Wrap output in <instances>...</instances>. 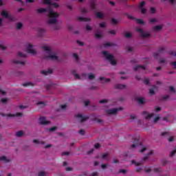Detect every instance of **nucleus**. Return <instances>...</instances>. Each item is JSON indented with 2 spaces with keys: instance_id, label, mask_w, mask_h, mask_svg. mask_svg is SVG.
<instances>
[{
  "instance_id": "nucleus-1",
  "label": "nucleus",
  "mask_w": 176,
  "mask_h": 176,
  "mask_svg": "<svg viewBox=\"0 0 176 176\" xmlns=\"http://www.w3.org/2000/svg\"><path fill=\"white\" fill-rule=\"evenodd\" d=\"M45 12H48V17H50V19L48 20L47 23L48 24H56L57 23V17H58V13L54 12L52 11V10L46 8H40L37 10V13H45Z\"/></svg>"
},
{
  "instance_id": "nucleus-2",
  "label": "nucleus",
  "mask_w": 176,
  "mask_h": 176,
  "mask_svg": "<svg viewBox=\"0 0 176 176\" xmlns=\"http://www.w3.org/2000/svg\"><path fill=\"white\" fill-rule=\"evenodd\" d=\"M42 49L43 50L47 52V53L49 54L48 56L43 57L44 60H53L55 61L58 60V56H57L56 54H52V51L50 50V48H49V47L43 45L42 47Z\"/></svg>"
},
{
  "instance_id": "nucleus-3",
  "label": "nucleus",
  "mask_w": 176,
  "mask_h": 176,
  "mask_svg": "<svg viewBox=\"0 0 176 176\" xmlns=\"http://www.w3.org/2000/svg\"><path fill=\"white\" fill-rule=\"evenodd\" d=\"M102 54L104 58H106V60H108V61L110 63V64H111V65H116V60H115L112 54L108 53V52L107 51H103Z\"/></svg>"
},
{
  "instance_id": "nucleus-4",
  "label": "nucleus",
  "mask_w": 176,
  "mask_h": 176,
  "mask_svg": "<svg viewBox=\"0 0 176 176\" xmlns=\"http://www.w3.org/2000/svg\"><path fill=\"white\" fill-rule=\"evenodd\" d=\"M151 155H153V151H151L149 153H148L147 155L145 156L140 162H137L135 160H132L131 163L132 164H135L136 166H142V164H144V162H146V160H148V156H151Z\"/></svg>"
},
{
  "instance_id": "nucleus-5",
  "label": "nucleus",
  "mask_w": 176,
  "mask_h": 176,
  "mask_svg": "<svg viewBox=\"0 0 176 176\" xmlns=\"http://www.w3.org/2000/svg\"><path fill=\"white\" fill-rule=\"evenodd\" d=\"M122 109H123L122 107L110 109L106 110V113L107 115H117L118 112H119V111H122Z\"/></svg>"
},
{
  "instance_id": "nucleus-6",
  "label": "nucleus",
  "mask_w": 176,
  "mask_h": 176,
  "mask_svg": "<svg viewBox=\"0 0 176 176\" xmlns=\"http://www.w3.org/2000/svg\"><path fill=\"white\" fill-rule=\"evenodd\" d=\"M136 31L138 32H140V36H142V38H150L151 37V34L149 32H144V30H142V29H141V28H138L136 30Z\"/></svg>"
},
{
  "instance_id": "nucleus-7",
  "label": "nucleus",
  "mask_w": 176,
  "mask_h": 176,
  "mask_svg": "<svg viewBox=\"0 0 176 176\" xmlns=\"http://www.w3.org/2000/svg\"><path fill=\"white\" fill-rule=\"evenodd\" d=\"M75 118L79 120V122H81V123H83V122H86L89 119V116H83L82 114H77L75 116Z\"/></svg>"
},
{
  "instance_id": "nucleus-8",
  "label": "nucleus",
  "mask_w": 176,
  "mask_h": 176,
  "mask_svg": "<svg viewBox=\"0 0 176 176\" xmlns=\"http://www.w3.org/2000/svg\"><path fill=\"white\" fill-rule=\"evenodd\" d=\"M1 16H3V17H5L6 19H9L10 21H14V20H16L14 19V17H13L12 16L10 15L8 12L3 10L1 12Z\"/></svg>"
},
{
  "instance_id": "nucleus-9",
  "label": "nucleus",
  "mask_w": 176,
  "mask_h": 176,
  "mask_svg": "<svg viewBox=\"0 0 176 176\" xmlns=\"http://www.w3.org/2000/svg\"><path fill=\"white\" fill-rule=\"evenodd\" d=\"M38 120L40 124H42L43 126H47V124H50V121L46 120V118L45 117H40Z\"/></svg>"
},
{
  "instance_id": "nucleus-10",
  "label": "nucleus",
  "mask_w": 176,
  "mask_h": 176,
  "mask_svg": "<svg viewBox=\"0 0 176 176\" xmlns=\"http://www.w3.org/2000/svg\"><path fill=\"white\" fill-rule=\"evenodd\" d=\"M32 45L29 44V46L26 49L27 53H29V54H36V51L34 49H32Z\"/></svg>"
},
{
  "instance_id": "nucleus-11",
  "label": "nucleus",
  "mask_w": 176,
  "mask_h": 176,
  "mask_svg": "<svg viewBox=\"0 0 176 176\" xmlns=\"http://www.w3.org/2000/svg\"><path fill=\"white\" fill-rule=\"evenodd\" d=\"M1 115L2 116H7L8 118H14L16 116H23V113H16L14 114L8 113L7 115L5 113H2Z\"/></svg>"
},
{
  "instance_id": "nucleus-12",
  "label": "nucleus",
  "mask_w": 176,
  "mask_h": 176,
  "mask_svg": "<svg viewBox=\"0 0 176 176\" xmlns=\"http://www.w3.org/2000/svg\"><path fill=\"white\" fill-rule=\"evenodd\" d=\"M164 52H166V50L164 49V47H160L158 50V52L154 53L153 54L154 58H157V57H159V54H162L164 53Z\"/></svg>"
},
{
  "instance_id": "nucleus-13",
  "label": "nucleus",
  "mask_w": 176,
  "mask_h": 176,
  "mask_svg": "<svg viewBox=\"0 0 176 176\" xmlns=\"http://www.w3.org/2000/svg\"><path fill=\"white\" fill-rule=\"evenodd\" d=\"M142 115L144 116L145 119H151V118H153V116H154L155 114L153 113L149 114L146 111H143Z\"/></svg>"
},
{
  "instance_id": "nucleus-14",
  "label": "nucleus",
  "mask_w": 176,
  "mask_h": 176,
  "mask_svg": "<svg viewBox=\"0 0 176 176\" xmlns=\"http://www.w3.org/2000/svg\"><path fill=\"white\" fill-rule=\"evenodd\" d=\"M41 74L44 76L50 75L51 74H53V70L50 69H49L48 70H41Z\"/></svg>"
},
{
  "instance_id": "nucleus-15",
  "label": "nucleus",
  "mask_w": 176,
  "mask_h": 176,
  "mask_svg": "<svg viewBox=\"0 0 176 176\" xmlns=\"http://www.w3.org/2000/svg\"><path fill=\"white\" fill-rule=\"evenodd\" d=\"M133 69L134 71H138V69H143V71H145L146 67L144 65H135Z\"/></svg>"
},
{
  "instance_id": "nucleus-16",
  "label": "nucleus",
  "mask_w": 176,
  "mask_h": 176,
  "mask_svg": "<svg viewBox=\"0 0 176 176\" xmlns=\"http://www.w3.org/2000/svg\"><path fill=\"white\" fill-rule=\"evenodd\" d=\"M139 138H140V136H138L137 141L134 144H131V148H132V149H133V148H137V146H139V144H138V140H139ZM140 146L142 145V143L140 142Z\"/></svg>"
},
{
  "instance_id": "nucleus-17",
  "label": "nucleus",
  "mask_w": 176,
  "mask_h": 176,
  "mask_svg": "<svg viewBox=\"0 0 176 176\" xmlns=\"http://www.w3.org/2000/svg\"><path fill=\"white\" fill-rule=\"evenodd\" d=\"M115 89H120V90L126 89V85L123 84H117L115 85Z\"/></svg>"
},
{
  "instance_id": "nucleus-18",
  "label": "nucleus",
  "mask_w": 176,
  "mask_h": 176,
  "mask_svg": "<svg viewBox=\"0 0 176 176\" xmlns=\"http://www.w3.org/2000/svg\"><path fill=\"white\" fill-rule=\"evenodd\" d=\"M12 63L14 64H21V65H24V64H25V60L21 61L14 59L12 60Z\"/></svg>"
},
{
  "instance_id": "nucleus-19",
  "label": "nucleus",
  "mask_w": 176,
  "mask_h": 176,
  "mask_svg": "<svg viewBox=\"0 0 176 176\" xmlns=\"http://www.w3.org/2000/svg\"><path fill=\"white\" fill-rule=\"evenodd\" d=\"M135 100L138 101L139 104H145V99L144 98H135Z\"/></svg>"
},
{
  "instance_id": "nucleus-20",
  "label": "nucleus",
  "mask_w": 176,
  "mask_h": 176,
  "mask_svg": "<svg viewBox=\"0 0 176 176\" xmlns=\"http://www.w3.org/2000/svg\"><path fill=\"white\" fill-rule=\"evenodd\" d=\"M162 28V25H157L153 28V31H160Z\"/></svg>"
},
{
  "instance_id": "nucleus-21",
  "label": "nucleus",
  "mask_w": 176,
  "mask_h": 176,
  "mask_svg": "<svg viewBox=\"0 0 176 176\" xmlns=\"http://www.w3.org/2000/svg\"><path fill=\"white\" fill-rule=\"evenodd\" d=\"M22 86H23V87H28L30 86H34V85L32 84V82H28L23 83Z\"/></svg>"
},
{
  "instance_id": "nucleus-22",
  "label": "nucleus",
  "mask_w": 176,
  "mask_h": 176,
  "mask_svg": "<svg viewBox=\"0 0 176 176\" xmlns=\"http://www.w3.org/2000/svg\"><path fill=\"white\" fill-rule=\"evenodd\" d=\"M78 21H90V19H89V18H84V17H82V16H79V17H78Z\"/></svg>"
},
{
  "instance_id": "nucleus-23",
  "label": "nucleus",
  "mask_w": 176,
  "mask_h": 176,
  "mask_svg": "<svg viewBox=\"0 0 176 176\" xmlns=\"http://www.w3.org/2000/svg\"><path fill=\"white\" fill-rule=\"evenodd\" d=\"M100 80H101V81L103 80L105 83H108V82H111V79L105 78L104 77H100Z\"/></svg>"
},
{
  "instance_id": "nucleus-24",
  "label": "nucleus",
  "mask_w": 176,
  "mask_h": 176,
  "mask_svg": "<svg viewBox=\"0 0 176 176\" xmlns=\"http://www.w3.org/2000/svg\"><path fill=\"white\" fill-rule=\"evenodd\" d=\"M72 74H73L75 79H80V76H79V74H76V71L74 70L72 72Z\"/></svg>"
},
{
  "instance_id": "nucleus-25",
  "label": "nucleus",
  "mask_w": 176,
  "mask_h": 176,
  "mask_svg": "<svg viewBox=\"0 0 176 176\" xmlns=\"http://www.w3.org/2000/svg\"><path fill=\"white\" fill-rule=\"evenodd\" d=\"M96 17H98V19H103L104 18V14L101 13V12H96Z\"/></svg>"
},
{
  "instance_id": "nucleus-26",
  "label": "nucleus",
  "mask_w": 176,
  "mask_h": 176,
  "mask_svg": "<svg viewBox=\"0 0 176 176\" xmlns=\"http://www.w3.org/2000/svg\"><path fill=\"white\" fill-rule=\"evenodd\" d=\"M155 89H156V86L153 85V87L151 89H150V90H149V93L152 96H153V94H155Z\"/></svg>"
},
{
  "instance_id": "nucleus-27",
  "label": "nucleus",
  "mask_w": 176,
  "mask_h": 176,
  "mask_svg": "<svg viewBox=\"0 0 176 176\" xmlns=\"http://www.w3.org/2000/svg\"><path fill=\"white\" fill-rule=\"evenodd\" d=\"M90 6H91V9H92V10H96V2H94V1L91 2Z\"/></svg>"
},
{
  "instance_id": "nucleus-28",
  "label": "nucleus",
  "mask_w": 176,
  "mask_h": 176,
  "mask_svg": "<svg viewBox=\"0 0 176 176\" xmlns=\"http://www.w3.org/2000/svg\"><path fill=\"white\" fill-rule=\"evenodd\" d=\"M0 161L1 162H6V163H8L9 162V160H7L6 159V156H2V157H0Z\"/></svg>"
},
{
  "instance_id": "nucleus-29",
  "label": "nucleus",
  "mask_w": 176,
  "mask_h": 176,
  "mask_svg": "<svg viewBox=\"0 0 176 176\" xmlns=\"http://www.w3.org/2000/svg\"><path fill=\"white\" fill-rule=\"evenodd\" d=\"M24 134V132L23 131H19L16 133V137H22V135Z\"/></svg>"
},
{
  "instance_id": "nucleus-30",
  "label": "nucleus",
  "mask_w": 176,
  "mask_h": 176,
  "mask_svg": "<svg viewBox=\"0 0 176 176\" xmlns=\"http://www.w3.org/2000/svg\"><path fill=\"white\" fill-rule=\"evenodd\" d=\"M43 3L45 5H50V6L52 5V1L50 0H44Z\"/></svg>"
},
{
  "instance_id": "nucleus-31",
  "label": "nucleus",
  "mask_w": 176,
  "mask_h": 176,
  "mask_svg": "<svg viewBox=\"0 0 176 176\" xmlns=\"http://www.w3.org/2000/svg\"><path fill=\"white\" fill-rule=\"evenodd\" d=\"M18 56L19 57H23V58H25V57H27V55H25V54H23L22 52H18Z\"/></svg>"
},
{
  "instance_id": "nucleus-32",
  "label": "nucleus",
  "mask_w": 176,
  "mask_h": 176,
  "mask_svg": "<svg viewBox=\"0 0 176 176\" xmlns=\"http://www.w3.org/2000/svg\"><path fill=\"white\" fill-rule=\"evenodd\" d=\"M22 27H23V23H18L16 24V29H17V30H21Z\"/></svg>"
},
{
  "instance_id": "nucleus-33",
  "label": "nucleus",
  "mask_w": 176,
  "mask_h": 176,
  "mask_svg": "<svg viewBox=\"0 0 176 176\" xmlns=\"http://www.w3.org/2000/svg\"><path fill=\"white\" fill-rule=\"evenodd\" d=\"M73 57L76 60V61H79V56H78L77 54H74Z\"/></svg>"
},
{
  "instance_id": "nucleus-34",
  "label": "nucleus",
  "mask_w": 176,
  "mask_h": 176,
  "mask_svg": "<svg viewBox=\"0 0 176 176\" xmlns=\"http://www.w3.org/2000/svg\"><path fill=\"white\" fill-rule=\"evenodd\" d=\"M102 35L101 33H96L95 34V37L97 38L98 39H100V38H102Z\"/></svg>"
},
{
  "instance_id": "nucleus-35",
  "label": "nucleus",
  "mask_w": 176,
  "mask_h": 176,
  "mask_svg": "<svg viewBox=\"0 0 176 176\" xmlns=\"http://www.w3.org/2000/svg\"><path fill=\"white\" fill-rule=\"evenodd\" d=\"M100 104H107V102H108L107 99H102L101 100L99 101Z\"/></svg>"
},
{
  "instance_id": "nucleus-36",
  "label": "nucleus",
  "mask_w": 176,
  "mask_h": 176,
  "mask_svg": "<svg viewBox=\"0 0 176 176\" xmlns=\"http://www.w3.org/2000/svg\"><path fill=\"white\" fill-rule=\"evenodd\" d=\"M1 102H2L3 104H6V102H8V98H1Z\"/></svg>"
},
{
  "instance_id": "nucleus-37",
  "label": "nucleus",
  "mask_w": 176,
  "mask_h": 176,
  "mask_svg": "<svg viewBox=\"0 0 176 176\" xmlns=\"http://www.w3.org/2000/svg\"><path fill=\"white\" fill-rule=\"evenodd\" d=\"M124 37L125 38H131V32L126 33L124 34Z\"/></svg>"
},
{
  "instance_id": "nucleus-38",
  "label": "nucleus",
  "mask_w": 176,
  "mask_h": 176,
  "mask_svg": "<svg viewBox=\"0 0 176 176\" xmlns=\"http://www.w3.org/2000/svg\"><path fill=\"white\" fill-rule=\"evenodd\" d=\"M94 78H96V76H94V74H89V79H90V80H92V79H94Z\"/></svg>"
},
{
  "instance_id": "nucleus-39",
  "label": "nucleus",
  "mask_w": 176,
  "mask_h": 176,
  "mask_svg": "<svg viewBox=\"0 0 176 176\" xmlns=\"http://www.w3.org/2000/svg\"><path fill=\"white\" fill-rule=\"evenodd\" d=\"M145 5V1H142L140 5H139V8L140 9L144 8V6Z\"/></svg>"
},
{
  "instance_id": "nucleus-40",
  "label": "nucleus",
  "mask_w": 176,
  "mask_h": 176,
  "mask_svg": "<svg viewBox=\"0 0 176 176\" xmlns=\"http://www.w3.org/2000/svg\"><path fill=\"white\" fill-rule=\"evenodd\" d=\"M160 120V116H157V117H155L154 118L153 122H154V123H157V121Z\"/></svg>"
},
{
  "instance_id": "nucleus-41",
  "label": "nucleus",
  "mask_w": 176,
  "mask_h": 176,
  "mask_svg": "<svg viewBox=\"0 0 176 176\" xmlns=\"http://www.w3.org/2000/svg\"><path fill=\"white\" fill-rule=\"evenodd\" d=\"M137 23H138V24H145V22H144L142 19H137Z\"/></svg>"
},
{
  "instance_id": "nucleus-42",
  "label": "nucleus",
  "mask_w": 176,
  "mask_h": 176,
  "mask_svg": "<svg viewBox=\"0 0 176 176\" xmlns=\"http://www.w3.org/2000/svg\"><path fill=\"white\" fill-rule=\"evenodd\" d=\"M108 153H104L102 155V159H107Z\"/></svg>"
},
{
  "instance_id": "nucleus-43",
  "label": "nucleus",
  "mask_w": 176,
  "mask_h": 176,
  "mask_svg": "<svg viewBox=\"0 0 176 176\" xmlns=\"http://www.w3.org/2000/svg\"><path fill=\"white\" fill-rule=\"evenodd\" d=\"M50 6H54V8H58V5L57 4V3H52L50 5Z\"/></svg>"
},
{
  "instance_id": "nucleus-44",
  "label": "nucleus",
  "mask_w": 176,
  "mask_h": 176,
  "mask_svg": "<svg viewBox=\"0 0 176 176\" xmlns=\"http://www.w3.org/2000/svg\"><path fill=\"white\" fill-rule=\"evenodd\" d=\"M169 90H170V91H171L172 93H175V89H174V87H169Z\"/></svg>"
},
{
  "instance_id": "nucleus-45",
  "label": "nucleus",
  "mask_w": 176,
  "mask_h": 176,
  "mask_svg": "<svg viewBox=\"0 0 176 176\" xmlns=\"http://www.w3.org/2000/svg\"><path fill=\"white\" fill-rule=\"evenodd\" d=\"M150 12L152 14L156 12V9L155 8H151Z\"/></svg>"
},
{
  "instance_id": "nucleus-46",
  "label": "nucleus",
  "mask_w": 176,
  "mask_h": 176,
  "mask_svg": "<svg viewBox=\"0 0 176 176\" xmlns=\"http://www.w3.org/2000/svg\"><path fill=\"white\" fill-rule=\"evenodd\" d=\"M141 12L142 13V14H145V13H146V9H145L144 8H142Z\"/></svg>"
},
{
  "instance_id": "nucleus-47",
  "label": "nucleus",
  "mask_w": 176,
  "mask_h": 176,
  "mask_svg": "<svg viewBox=\"0 0 176 176\" xmlns=\"http://www.w3.org/2000/svg\"><path fill=\"white\" fill-rule=\"evenodd\" d=\"M119 173H122V174H126V169H121L119 170Z\"/></svg>"
},
{
  "instance_id": "nucleus-48",
  "label": "nucleus",
  "mask_w": 176,
  "mask_h": 176,
  "mask_svg": "<svg viewBox=\"0 0 176 176\" xmlns=\"http://www.w3.org/2000/svg\"><path fill=\"white\" fill-rule=\"evenodd\" d=\"M46 175V173L43 171H41L39 173H38V176H45Z\"/></svg>"
},
{
  "instance_id": "nucleus-49",
  "label": "nucleus",
  "mask_w": 176,
  "mask_h": 176,
  "mask_svg": "<svg viewBox=\"0 0 176 176\" xmlns=\"http://www.w3.org/2000/svg\"><path fill=\"white\" fill-rule=\"evenodd\" d=\"M79 134H80L81 135H85V130L80 129L79 131Z\"/></svg>"
},
{
  "instance_id": "nucleus-50",
  "label": "nucleus",
  "mask_w": 176,
  "mask_h": 176,
  "mask_svg": "<svg viewBox=\"0 0 176 176\" xmlns=\"http://www.w3.org/2000/svg\"><path fill=\"white\" fill-rule=\"evenodd\" d=\"M55 130H57V126H53L50 129V131H55Z\"/></svg>"
},
{
  "instance_id": "nucleus-51",
  "label": "nucleus",
  "mask_w": 176,
  "mask_h": 176,
  "mask_svg": "<svg viewBox=\"0 0 176 176\" xmlns=\"http://www.w3.org/2000/svg\"><path fill=\"white\" fill-rule=\"evenodd\" d=\"M169 98L168 95H165L162 97V100H168Z\"/></svg>"
},
{
  "instance_id": "nucleus-52",
  "label": "nucleus",
  "mask_w": 176,
  "mask_h": 176,
  "mask_svg": "<svg viewBox=\"0 0 176 176\" xmlns=\"http://www.w3.org/2000/svg\"><path fill=\"white\" fill-rule=\"evenodd\" d=\"M170 65H173L175 69H176V61L175 62H171Z\"/></svg>"
},
{
  "instance_id": "nucleus-53",
  "label": "nucleus",
  "mask_w": 176,
  "mask_h": 176,
  "mask_svg": "<svg viewBox=\"0 0 176 176\" xmlns=\"http://www.w3.org/2000/svg\"><path fill=\"white\" fill-rule=\"evenodd\" d=\"M86 30H87V31H91V27L90 25H87L86 26Z\"/></svg>"
},
{
  "instance_id": "nucleus-54",
  "label": "nucleus",
  "mask_w": 176,
  "mask_h": 176,
  "mask_svg": "<svg viewBox=\"0 0 176 176\" xmlns=\"http://www.w3.org/2000/svg\"><path fill=\"white\" fill-rule=\"evenodd\" d=\"M109 34H111V35H115L116 32H115V30H110L109 31Z\"/></svg>"
},
{
  "instance_id": "nucleus-55",
  "label": "nucleus",
  "mask_w": 176,
  "mask_h": 176,
  "mask_svg": "<svg viewBox=\"0 0 176 176\" xmlns=\"http://www.w3.org/2000/svg\"><path fill=\"white\" fill-rule=\"evenodd\" d=\"M0 49H1V50H6V47H5L3 45H0Z\"/></svg>"
},
{
  "instance_id": "nucleus-56",
  "label": "nucleus",
  "mask_w": 176,
  "mask_h": 176,
  "mask_svg": "<svg viewBox=\"0 0 176 176\" xmlns=\"http://www.w3.org/2000/svg\"><path fill=\"white\" fill-rule=\"evenodd\" d=\"M111 22H112L113 24H116L118 23V21L115 19H112Z\"/></svg>"
},
{
  "instance_id": "nucleus-57",
  "label": "nucleus",
  "mask_w": 176,
  "mask_h": 176,
  "mask_svg": "<svg viewBox=\"0 0 176 176\" xmlns=\"http://www.w3.org/2000/svg\"><path fill=\"white\" fill-rule=\"evenodd\" d=\"M94 148L96 149H98V148H100V144L99 143H96L95 145H94Z\"/></svg>"
},
{
  "instance_id": "nucleus-58",
  "label": "nucleus",
  "mask_w": 176,
  "mask_h": 176,
  "mask_svg": "<svg viewBox=\"0 0 176 176\" xmlns=\"http://www.w3.org/2000/svg\"><path fill=\"white\" fill-rule=\"evenodd\" d=\"M60 108L62 109H65L67 108V104H60Z\"/></svg>"
},
{
  "instance_id": "nucleus-59",
  "label": "nucleus",
  "mask_w": 176,
  "mask_h": 176,
  "mask_svg": "<svg viewBox=\"0 0 176 176\" xmlns=\"http://www.w3.org/2000/svg\"><path fill=\"white\" fill-rule=\"evenodd\" d=\"M168 141L169 142H173L174 141V138L173 137H170L168 138Z\"/></svg>"
},
{
  "instance_id": "nucleus-60",
  "label": "nucleus",
  "mask_w": 176,
  "mask_h": 176,
  "mask_svg": "<svg viewBox=\"0 0 176 176\" xmlns=\"http://www.w3.org/2000/svg\"><path fill=\"white\" fill-rule=\"evenodd\" d=\"M136 171H137V173H140V171H142V167L137 168Z\"/></svg>"
},
{
  "instance_id": "nucleus-61",
  "label": "nucleus",
  "mask_w": 176,
  "mask_h": 176,
  "mask_svg": "<svg viewBox=\"0 0 176 176\" xmlns=\"http://www.w3.org/2000/svg\"><path fill=\"white\" fill-rule=\"evenodd\" d=\"M100 27H101V28H105V23H100Z\"/></svg>"
},
{
  "instance_id": "nucleus-62",
  "label": "nucleus",
  "mask_w": 176,
  "mask_h": 176,
  "mask_svg": "<svg viewBox=\"0 0 176 176\" xmlns=\"http://www.w3.org/2000/svg\"><path fill=\"white\" fill-rule=\"evenodd\" d=\"M109 46H111V43H107L106 44H104V47H108Z\"/></svg>"
},
{
  "instance_id": "nucleus-63",
  "label": "nucleus",
  "mask_w": 176,
  "mask_h": 176,
  "mask_svg": "<svg viewBox=\"0 0 176 176\" xmlns=\"http://www.w3.org/2000/svg\"><path fill=\"white\" fill-rule=\"evenodd\" d=\"M81 12H82V13H87V10H86V8H82L81 10Z\"/></svg>"
},
{
  "instance_id": "nucleus-64",
  "label": "nucleus",
  "mask_w": 176,
  "mask_h": 176,
  "mask_svg": "<svg viewBox=\"0 0 176 176\" xmlns=\"http://www.w3.org/2000/svg\"><path fill=\"white\" fill-rule=\"evenodd\" d=\"M144 83L146 85H149V80L148 79H144Z\"/></svg>"
}]
</instances>
